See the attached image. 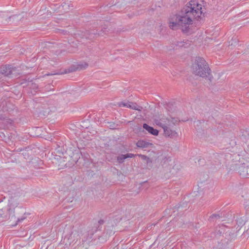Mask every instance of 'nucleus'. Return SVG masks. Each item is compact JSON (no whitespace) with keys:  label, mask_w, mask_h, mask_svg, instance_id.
Masks as SVG:
<instances>
[{"label":"nucleus","mask_w":249,"mask_h":249,"mask_svg":"<svg viewBox=\"0 0 249 249\" xmlns=\"http://www.w3.org/2000/svg\"><path fill=\"white\" fill-rule=\"evenodd\" d=\"M194 73L200 77L207 78L212 80L213 76L211 73V70L208 63L202 57H196L194 64L193 65Z\"/></svg>","instance_id":"obj_2"},{"label":"nucleus","mask_w":249,"mask_h":249,"mask_svg":"<svg viewBox=\"0 0 249 249\" xmlns=\"http://www.w3.org/2000/svg\"><path fill=\"white\" fill-rule=\"evenodd\" d=\"M238 42V40L236 37H233L231 40L229 42V46H235Z\"/></svg>","instance_id":"obj_21"},{"label":"nucleus","mask_w":249,"mask_h":249,"mask_svg":"<svg viewBox=\"0 0 249 249\" xmlns=\"http://www.w3.org/2000/svg\"><path fill=\"white\" fill-rule=\"evenodd\" d=\"M143 128L147 130L149 133L154 136H157L159 134V131L154 129L153 127L148 125L146 124H143Z\"/></svg>","instance_id":"obj_13"},{"label":"nucleus","mask_w":249,"mask_h":249,"mask_svg":"<svg viewBox=\"0 0 249 249\" xmlns=\"http://www.w3.org/2000/svg\"><path fill=\"white\" fill-rule=\"evenodd\" d=\"M185 42L184 41L183 42H178V44H177V45L179 47H186L185 46V44H184Z\"/></svg>","instance_id":"obj_25"},{"label":"nucleus","mask_w":249,"mask_h":249,"mask_svg":"<svg viewBox=\"0 0 249 249\" xmlns=\"http://www.w3.org/2000/svg\"><path fill=\"white\" fill-rule=\"evenodd\" d=\"M236 170L239 175L243 178H248L249 176V165L245 163L236 165Z\"/></svg>","instance_id":"obj_6"},{"label":"nucleus","mask_w":249,"mask_h":249,"mask_svg":"<svg viewBox=\"0 0 249 249\" xmlns=\"http://www.w3.org/2000/svg\"><path fill=\"white\" fill-rule=\"evenodd\" d=\"M139 156L140 157H141L142 159L146 160L147 163H148L149 162H152L151 160H150V159L149 158H148L147 156H145V155H139Z\"/></svg>","instance_id":"obj_24"},{"label":"nucleus","mask_w":249,"mask_h":249,"mask_svg":"<svg viewBox=\"0 0 249 249\" xmlns=\"http://www.w3.org/2000/svg\"><path fill=\"white\" fill-rule=\"evenodd\" d=\"M32 90H34L36 92H37L38 91H40L39 88L38 87V86L36 85V84L32 83Z\"/></svg>","instance_id":"obj_23"},{"label":"nucleus","mask_w":249,"mask_h":249,"mask_svg":"<svg viewBox=\"0 0 249 249\" xmlns=\"http://www.w3.org/2000/svg\"><path fill=\"white\" fill-rule=\"evenodd\" d=\"M16 68L11 67L10 65H5L0 67V73L8 77H16L18 74Z\"/></svg>","instance_id":"obj_5"},{"label":"nucleus","mask_w":249,"mask_h":249,"mask_svg":"<svg viewBox=\"0 0 249 249\" xmlns=\"http://www.w3.org/2000/svg\"><path fill=\"white\" fill-rule=\"evenodd\" d=\"M152 145V143L143 140H139L137 142L136 145L140 148H147Z\"/></svg>","instance_id":"obj_17"},{"label":"nucleus","mask_w":249,"mask_h":249,"mask_svg":"<svg viewBox=\"0 0 249 249\" xmlns=\"http://www.w3.org/2000/svg\"><path fill=\"white\" fill-rule=\"evenodd\" d=\"M32 164L36 168H42L43 162L38 158H36L34 159V161H32Z\"/></svg>","instance_id":"obj_16"},{"label":"nucleus","mask_w":249,"mask_h":249,"mask_svg":"<svg viewBox=\"0 0 249 249\" xmlns=\"http://www.w3.org/2000/svg\"><path fill=\"white\" fill-rule=\"evenodd\" d=\"M240 229H238V227H227V231L225 232V237L228 240L234 239L236 237L237 233L240 231Z\"/></svg>","instance_id":"obj_7"},{"label":"nucleus","mask_w":249,"mask_h":249,"mask_svg":"<svg viewBox=\"0 0 249 249\" xmlns=\"http://www.w3.org/2000/svg\"><path fill=\"white\" fill-rule=\"evenodd\" d=\"M246 218L245 217H240V218H238L237 219V224L238 225V226L237 227H238V229H240L242 228V227L244 225H245V228H244V231L246 230V225L247 224V221L246 220Z\"/></svg>","instance_id":"obj_15"},{"label":"nucleus","mask_w":249,"mask_h":249,"mask_svg":"<svg viewBox=\"0 0 249 249\" xmlns=\"http://www.w3.org/2000/svg\"><path fill=\"white\" fill-rule=\"evenodd\" d=\"M175 126H170L167 125L166 127L163 129L164 134L165 137H169L170 138H176L178 137V134L176 132Z\"/></svg>","instance_id":"obj_8"},{"label":"nucleus","mask_w":249,"mask_h":249,"mask_svg":"<svg viewBox=\"0 0 249 249\" xmlns=\"http://www.w3.org/2000/svg\"><path fill=\"white\" fill-rule=\"evenodd\" d=\"M53 74H51V75H53ZM51 75V74H50V73H46L44 75Z\"/></svg>","instance_id":"obj_27"},{"label":"nucleus","mask_w":249,"mask_h":249,"mask_svg":"<svg viewBox=\"0 0 249 249\" xmlns=\"http://www.w3.org/2000/svg\"><path fill=\"white\" fill-rule=\"evenodd\" d=\"M32 131H35V134L34 135H32V137H37L41 134L42 130L41 128L39 127H32Z\"/></svg>","instance_id":"obj_19"},{"label":"nucleus","mask_w":249,"mask_h":249,"mask_svg":"<svg viewBox=\"0 0 249 249\" xmlns=\"http://www.w3.org/2000/svg\"><path fill=\"white\" fill-rule=\"evenodd\" d=\"M130 102H121L118 103L119 107H126L128 108V106H130Z\"/></svg>","instance_id":"obj_22"},{"label":"nucleus","mask_w":249,"mask_h":249,"mask_svg":"<svg viewBox=\"0 0 249 249\" xmlns=\"http://www.w3.org/2000/svg\"><path fill=\"white\" fill-rule=\"evenodd\" d=\"M65 233H67L65 235L63 242L65 245H70L72 243H76L79 239V234L76 230H72L71 227L69 228H65Z\"/></svg>","instance_id":"obj_4"},{"label":"nucleus","mask_w":249,"mask_h":249,"mask_svg":"<svg viewBox=\"0 0 249 249\" xmlns=\"http://www.w3.org/2000/svg\"><path fill=\"white\" fill-rule=\"evenodd\" d=\"M202 5L197 0H191L181 10V15H176L175 20L170 21L169 27L173 30L180 28L183 32L188 31L193 19L198 20L202 14Z\"/></svg>","instance_id":"obj_1"},{"label":"nucleus","mask_w":249,"mask_h":249,"mask_svg":"<svg viewBox=\"0 0 249 249\" xmlns=\"http://www.w3.org/2000/svg\"><path fill=\"white\" fill-rule=\"evenodd\" d=\"M248 229H247V231L249 230V222L248 223Z\"/></svg>","instance_id":"obj_28"},{"label":"nucleus","mask_w":249,"mask_h":249,"mask_svg":"<svg viewBox=\"0 0 249 249\" xmlns=\"http://www.w3.org/2000/svg\"><path fill=\"white\" fill-rule=\"evenodd\" d=\"M25 154H26L25 152L24 153H22V155H23L24 156H25Z\"/></svg>","instance_id":"obj_29"},{"label":"nucleus","mask_w":249,"mask_h":249,"mask_svg":"<svg viewBox=\"0 0 249 249\" xmlns=\"http://www.w3.org/2000/svg\"><path fill=\"white\" fill-rule=\"evenodd\" d=\"M227 226L224 225H219L218 227H216L215 230V233L216 235H221L222 234L225 235V232L227 231Z\"/></svg>","instance_id":"obj_14"},{"label":"nucleus","mask_w":249,"mask_h":249,"mask_svg":"<svg viewBox=\"0 0 249 249\" xmlns=\"http://www.w3.org/2000/svg\"><path fill=\"white\" fill-rule=\"evenodd\" d=\"M48 112V108L42 106L41 104H36V106L34 107V115L36 113L38 116L40 115L45 116Z\"/></svg>","instance_id":"obj_9"},{"label":"nucleus","mask_w":249,"mask_h":249,"mask_svg":"<svg viewBox=\"0 0 249 249\" xmlns=\"http://www.w3.org/2000/svg\"><path fill=\"white\" fill-rule=\"evenodd\" d=\"M177 122L178 120L175 118H171V119H170L162 115L158 116H156L154 118V123L156 125L161 127L162 129L167 125L170 126H175V123Z\"/></svg>","instance_id":"obj_3"},{"label":"nucleus","mask_w":249,"mask_h":249,"mask_svg":"<svg viewBox=\"0 0 249 249\" xmlns=\"http://www.w3.org/2000/svg\"><path fill=\"white\" fill-rule=\"evenodd\" d=\"M130 106H128V108H131L134 110L141 111L142 107L141 106H138L136 103H134L130 102Z\"/></svg>","instance_id":"obj_20"},{"label":"nucleus","mask_w":249,"mask_h":249,"mask_svg":"<svg viewBox=\"0 0 249 249\" xmlns=\"http://www.w3.org/2000/svg\"><path fill=\"white\" fill-rule=\"evenodd\" d=\"M135 156V155L132 153H127L126 154H122L118 156L117 158V161L119 163H122L124 162V160L127 158H132Z\"/></svg>","instance_id":"obj_12"},{"label":"nucleus","mask_w":249,"mask_h":249,"mask_svg":"<svg viewBox=\"0 0 249 249\" xmlns=\"http://www.w3.org/2000/svg\"><path fill=\"white\" fill-rule=\"evenodd\" d=\"M107 32H108L107 30V28L104 27L103 28L100 32H98L97 30L95 31L94 30L92 31H87V34L89 35V36H86V38H91L92 37V35H102V33L106 34Z\"/></svg>","instance_id":"obj_11"},{"label":"nucleus","mask_w":249,"mask_h":249,"mask_svg":"<svg viewBox=\"0 0 249 249\" xmlns=\"http://www.w3.org/2000/svg\"><path fill=\"white\" fill-rule=\"evenodd\" d=\"M88 64L85 62H80L72 66L69 70V71H80L86 69L88 67Z\"/></svg>","instance_id":"obj_10"},{"label":"nucleus","mask_w":249,"mask_h":249,"mask_svg":"<svg viewBox=\"0 0 249 249\" xmlns=\"http://www.w3.org/2000/svg\"><path fill=\"white\" fill-rule=\"evenodd\" d=\"M224 217V214H223L222 213H214L212 214L209 218V220L210 221H216L218 219H219L220 218Z\"/></svg>","instance_id":"obj_18"},{"label":"nucleus","mask_w":249,"mask_h":249,"mask_svg":"<svg viewBox=\"0 0 249 249\" xmlns=\"http://www.w3.org/2000/svg\"><path fill=\"white\" fill-rule=\"evenodd\" d=\"M104 222V221L103 220H100V221H99V223L100 224H102Z\"/></svg>","instance_id":"obj_26"}]
</instances>
